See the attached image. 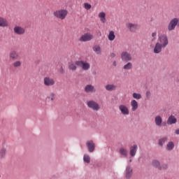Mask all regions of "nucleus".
<instances>
[{
    "mask_svg": "<svg viewBox=\"0 0 179 179\" xmlns=\"http://www.w3.org/2000/svg\"><path fill=\"white\" fill-rule=\"evenodd\" d=\"M53 15L57 19H60V20H64L68 16V10L65 9L57 10L53 13Z\"/></svg>",
    "mask_w": 179,
    "mask_h": 179,
    "instance_id": "1",
    "label": "nucleus"
},
{
    "mask_svg": "<svg viewBox=\"0 0 179 179\" xmlns=\"http://www.w3.org/2000/svg\"><path fill=\"white\" fill-rule=\"evenodd\" d=\"M87 106L91 110H93V111H99V110H100V108H101L99 103H97L96 101H93V100H90V101H87Z\"/></svg>",
    "mask_w": 179,
    "mask_h": 179,
    "instance_id": "2",
    "label": "nucleus"
},
{
    "mask_svg": "<svg viewBox=\"0 0 179 179\" xmlns=\"http://www.w3.org/2000/svg\"><path fill=\"white\" fill-rule=\"evenodd\" d=\"M76 65L81 68L83 71H89L90 69V64L87 62L82 60L76 61Z\"/></svg>",
    "mask_w": 179,
    "mask_h": 179,
    "instance_id": "3",
    "label": "nucleus"
},
{
    "mask_svg": "<svg viewBox=\"0 0 179 179\" xmlns=\"http://www.w3.org/2000/svg\"><path fill=\"white\" fill-rule=\"evenodd\" d=\"M159 44L164 48H166L169 45V38L166 35H161L158 38V41Z\"/></svg>",
    "mask_w": 179,
    "mask_h": 179,
    "instance_id": "4",
    "label": "nucleus"
},
{
    "mask_svg": "<svg viewBox=\"0 0 179 179\" xmlns=\"http://www.w3.org/2000/svg\"><path fill=\"white\" fill-rule=\"evenodd\" d=\"M176 26L179 27V18L175 17L172 19L169 25H168V30L169 31H171L176 29Z\"/></svg>",
    "mask_w": 179,
    "mask_h": 179,
    "instance_id": "5",
    "label": "nucleus"
},
{
    "mask_svg": "<svg viewBox=\"0 0 179 179\" xmlns=\"http://www.w3.org/2000/svg\"><path fill=\"white\" fill-rule=\"evenodd\" d=\"M121 59L123 62H129V61H132V56L131 53L128 52H122L120 55Z\"/></svg>",
    "mask_w": 179,
    "mask_h": 179,
    "instance_id": "6",
    "label": "nucleus"
},
{
    "mask_svg": "<svg viewBox=\"0 0 179 179\" xmlns=\"http://www.w3.org/2000/svg\"><path fill=\"white\" fill-rule=\"evenodd\" d=\"M43 85L48 87L54 86V85H55V80L51 77H45L43 78Z\"/></svg>",
    "mask_w": 179,
    "mask_h": 179,
    "instance_id": "7",
    "label": "nucleus"
},
{
    "mask_svg": "<svg viewBox=\"0 0 179 179\" xmlns=\"http://www.w3.org/2000/svg\"><path fill=\"white\" fill-rule=\"evenodd\" d=\"M94 36L93 34L90 33H86L84 34L81 37L79 38V41L86 42V41H90L93 40Z\"/></svg>",
    "mask_w": 179,
    "mask_h": 179,
    "instance_id": "8",
    "label": "nucleus"
},
{
    "mask_svg": "<svg viewBox=\"0 0 179 179\" xmlns=\"http://www.w3.org/2000/svg\"><path fill=\"white\" fill-rule=\"evenodd\" d=\"M15 34L17 36H23L26 33V29L23 27L15 26L13 29Z\"/></svg>",
    "mask_w": 179,
    "mask_h": 179,
    "instance_id": "9",
    "label": "nucleus"
},
{
    "mask_svg": "<svg viewBox=\"0 0 179 179\" xmlns=\"http://www.w3.org/2000/svg\"><path fill=\"white\" fill-rule=\"evenodd\" d=\"M127 29H129V31H131L132 33H135L138 29H139V24H134V23H127L126 24Z\"/></svg>",
    "mask_w": 179,
    "mask_h": 179,
    "instance_id": "10",
    "label": "nucleus"
},
{
    "mask_svg": "<svg viewBox=\"0 0 179 179\" xmlns=\"http://www.w3.org/2000/svg\"><path fill=\"white\" fill-rule=\"evenodd\" d=\"M84 91L85 93H96V87L92 84H88L85 87Z\"/></svg>",
    "mask_w": 179,
    "mask_h": 179,
    "instance_id": "11",
    "label": "nucleus"
},
{
    "mask_svg": "<svg viewBox=\"0 0 179 179\" xmlns=\"http://www.w3.org/2000/svg\"><path fill=\"white\" fill-rule=\"evenodd\" d=\"M119 110L123 115H128L129 114V109L125 105H120Z\"/></svg>",
    "mask_w": 179,
    "mask_h": 179,
    "instance_id": "12",
    "label": "nucleus"
},
{
    "mask_svg": "<svg viewBox=\"0 0 179 179\" xmlns=\"http://www.w3.org/2000/svg\"><path fill=\"white\" fill-rule=\"evenodd\" d=\"M86 145H87V147L88 148L89 152H90V153H92V152H94L95 145H94V143H93V141H87Z\"/></svg>",
    "mask_w": 179,
    "mask_h": 179,
    "instance_id": "13",
    "label": "nucleus"
},
{
    "mask_svg": "<svg viewBox=\"0 0 179 179\" xmlns=\"http://www.w3.org/2000/svg\"><path fill=\"white\" fill-rule=\"evenodd\" d=\"M162 48H164L160 45V43L157 42L154 47V50H153L154 54H160Z\"/></svg>",
    "mask_w": 179,
    "mask_h": 179,
    "instance_id": "14",
    "label": "nucleus"
},
{
    "mask_svg": "<svg viewBox=\"0 0 179 179\" xmlns=\"http://www.w3.org/2000/svg\"><path fill=\"white\" fill-rule=\"evenodd\" d=\"M138 150V145H134L131 147H130V156L131 157H134L135 155H136V152Z\"/></svg>",
    "mask_w": 179,
    "mask_h": 179,
    "instance_id": "15",
    "label": "nucleus"
},
{
    "mask_svg": "<svg viewBox=\"0 0 179 179\" xmlns=\"http://www.w3.org/2000/svg\"><path fill=\"white\" fill-rule=\"evenodd\" d=\"M8 20H6V18L0 17V27H8Z\"/></svg>",
    "mask_w": 179,
    "mask_h": 179,
    "instance_id": "16",
    "label": "nucleus"
},
{
    "mask_svg": "<svg viewBox=\"0 0 179 179\" xmlns=\"http://www.w3.org/2000/svg\"><path fill=\"white\" fill-rule=\"evenodd\" d=\"M9 58L10 59H13V60L17 59L19 58V54L17 53V52L15 50L11 51L9 53Z\"/></svg>",
    "mask_w": 179,
    "mask_h": 179,
    "instance_id": "17",
    "label": "nucleus"
},
{
    "mask_svg": "<svg viewBox=\"0 0 179 179\" xmlns=\"http://www.w3.org/2000/svg\"><path fill=\"white\" fill-rule=\"evenodd\" d=\"M155 122L157 127H162L163 119L160 117V115H157L155 117Z\"/></svg>",
    "mask_w": 179,
    "mask_h": 179,
    "instance_id": "18",
    "label": "nucleus"
},
{
    "mask_svg": "<svg viewBox=\"0 0 179 179\" xmlns=\"http://www.w3.org/2000/svg\"><path fill=\"white\" fill-rule=\"evenodd\" d=\"M98 17L100 19V22H101L102 23H106V22H107V19L106 18V13L104 12H101L98 14Z\"/></svg>",
    "mask_w": 179,
    "mask_h": 179,
    "instance_id": "19",
    "label": "nucleus"
},
{
    "mask_svg": "<svg viewBox=\"0 0 179 179\" xmlns=\"http://www.w3.org/2000/svg\"><path fill=\"white\" fill-rule=\"evenodd\" d=\"M106 90L108 92H113V90H115L117 89V85L113 84H108L105 86Z\"/></svg>",
    "mask_w": 179,
    "mask_h": 179,
    "instance_id": "20",
    "label": "nucleus"
},
{
    "mask_svg": "<svg viewBox=\"0 0 179 179\" xmlns=\"http://www.w3.org/2000/svg\"><path fill=\"white\" fill-rule=\"evenodd\" d=\"M131 111H136V110H138V101H136V100L135 99L131 100Z\"/></svg>",
    "mask_w": 179,
    "mask_h": 179,
    "instance_id": "21",
    "label": "nucleus"
},
{
    "mask_svg": "<svg viewBox=\"0 0 179 179\" xmlns=\"http://www.w3.org/2000/svg\"><path fill=\"white\" fill-rule=\"evenodd\" d=\"M131 177H132V168L127 166L126 168V178L129 179Z\"/></svg>",
    "mask_w": 179,
    "mask_h": 179,
    "instance_id": "22",
    "label": "nucleus"
},
{
    "mask_svg": "<svg viewBox=\"0 0 179 179\" xmlns=\"http://www.w3.org/2000/svg\"><path fill=\"white\" fill-rule=\"evenodd\" d=\"M176 122H177V119L173 115H171L167 120L169 125H172V124H176Z\"/></svg>",
    "mask_w": 179,
    "mask_h": 179,
    "instance_id": "23",
    "label": "nucleus"
},
{
    "mask_svg": "<svg viewBox=\"0 0 179 179\" xmlns=\"http://www.w3.org/2000/svg\"><path fill=\"white\" fill-rule=\"evenodd\" d=\"M119 153L122 156H124V157H128V151L127 150V149H125L124 148H120Z\"/></svg>",
    "mask_w": 179,
    "mask_h": 179,
    "instance_id": "24",
    "label": "nucleus"
},
{
    "mask_svg": "<svg viewBox=\"0 0 179 179\" xmlns=\"http://www.w3.org/2000/svg\"><path fill=\"white\" fill-rule=\"evenodd\" d=\"M93 51L98 55H100V54H101V48L100 45H96L93 47Z\"/></svg>",
    "mask_w": 179,
    "mask_h": 179,
    "instance_id": "25",
    "label": "nucleus"
},
{
    "mask_svg": "<svg viewBox=\"0 0 179 179\" xmlns=\"http://www.w3.org/2000/svg\"><path fill=\"white\" fill-rule=\"evenodd\" d=\"M108 38L109 41H114L115 40V34L114 31H110L108 35Z\"/></svg>",
    "mask_w": 179,
    "mask_h": 179,
    "instance_id": "26",
    "label": "nucleus"
},
{
    "mask_svg": "<svg viewBox=\"0 0 179 179\" xmlns=\"http://www.w3.org/2000/svg\"><path fill=\"white\" fill-rule=\"evenodd\" d=\"M46 100H48V101H54V100H55V94L54 92L49 94L46 97Z\"/></svg>",
    "mask_w": 179,
    "mask_h": 179,
    "instance_id": "27",
    "label": "nucleus"
},
{
    "mask_svg": "<svg viewBox=\"0 0 179 179\" xmlns=\"http://www.w3.org/2000/svg\"><path fill=\"white\" fill-rule=\"evenodd\" d=\"M69 69H70V71H76V69H78V67L76 66V62H75V64H73V62H71L69 64Z\"/></svg>",
    "mask_w": 179,
    "mask_h": 179,
    "instance_id": "28",
    "label": "nucleus"
},
{
    "mask_svg": "<svg viewBox=\"0 0 179 179\" xmlns=\"http://www.w3.org/2000/svg\"><path fill=\"white\" fill-rule=\"evenodd\" d=\"M133 65L132 63L131 62H127L124 66H123V69H124L125 71H129L131 69H132Z\"/></svg>",
    "mask_w": 179,
    "mask_h": 179,
    "instance_id": "29",
    "label": "nucleus"
},
{
    "mask_svg": "<svg viewBox=\"0 0 179 179\" xmlns=\"http://www.w3.org/2000/svg\"><path fill=\"white\" fill-rule=\"evenodd\" d=\"M6 156V148H2L0 150V159H3Z\"/></svg>",
    "mask_w": 179,
    "mask_h": 179,
    "instance_id": "30",
    "label": "nucleus"
},
{
    "mask_svg": "<svg viewBox=\"0 0 179 179\" xmlns=\"http://www.w3.org/2000/svg\"><path fill=\"white\" fill-rule=\"evenodd\" d=\"M152 166L154 167H156L157 169H159V170H162V166H160V162L157 160L152 161Z\"/></svg>",
    "mask_w": 179,
    "mask_h": 179,
    "instance_id": "31",
    "label": "nucleus"
},
{
    "mask_svg": "<svg viewBox=\"0 0 179 179\" xmlns=\"http://www.w3.org/2000/svg\"><path fill=\"white\" fill-rule=\"evenodd\" d=\"M167 150H173L174 149V143L169 142L166 145Z\"/></svg>",
    "mask_w": 179,
    "mask_h": 179,
    "instance_id": "32",
    "label": "nucleus"
},
{
    "mask_svg": "<svg viewBox=\"0 0 179 179\" xmlns=\"http://www.w3.org/2000/svg\"><path fill=\"white\" fill-rule=\"evenodd\" d=\"M13 66L14 68H20V66H22V62L21 61H15L13 64Z\"/></svg>",
    "mask_w": 179,
    "mask_h": 179,
    "instance_id": "33",
    "label": "nucleus"
},
{
    "mask_svg": "<svg viewBox=\"0 0 179 179\" xmlns=\"http://www.w3.org/2000/svg\"><path fill=\"white\" fill-rule=\"evenodd\" d=\"M133 97L136 99V100H141V99H142V95L138 93H133Z\"/></svg>",
    "mask_w": 179,
    "mask_h": 179,
    "instance_id": "34",
    "label": "nucleus"
},
{
    "mask_svg": "<svg viewBox=\"0 0 179 179\" xmlns=\"http://www.w3.org/2000/svg\"><path fill=\"white\" fill-rule=\"evenodd\" d=\"M83 160L85 163H90V157L87 155H84Z\"/></svg>",
    "mask_w": 179,
    "mask_h": 179,
    "instance_id": "35",
    "label": "nucleus"
},
{
    "mask_svg": "<svg viewBox=\"0 0 179 179\" xmlns=\"http://www.w3.org/2000/svg\"><path fill=\"white\" fill-rule=\"evenodd\" d=\"M166 141H167V138H166V137L160 139L159 141V145L160 146H163V143H164V142H166Z\"/></svg>",
    "mask_w": 179,
    "mask_h": 179,
    "instance_id": "36",
    "label": "nucleus"
},
{
    "mask_svg": "<svg viewBox=\"0 0 179 179\" xmlns=\"http://www.w3.org/2000/svg\"><path fill=\"white\" fill-rule=\"evenodd\" d=\"M84 8L87 10H89L90 9H92V5H90V4L87 3H84Z\"/></svg>",
    "mask_w": 179,
    "mask_h": 179,
    "instance_id": "37",
    "label": "nucleus"
},
{
    "mask_svg": "<svg viewBox=\"0 0 179 179\" xmlns=\"http://www.w3.org/2000/svg\"><path fill=\"white\" fill-rule=\"evenodd\" d=\"M156 36H157V33L153 32L152 34V37H153V38L152 39V41H155V40H156Z\"/></svg>",
    "mask_w": 179,
    "mask_h": 179,
    "instance_id": "38",
    "label": "nucleus"
},
{
    "mask_svg": "<svg viewBox=\"0 0 179 179\" xmlns=\"http://www.w3.org/2000/svg\"><path fill=\"white\" fill-rule=\"evenodd\" d=\"M146 96L148 97V98L150 97V92L148 91L146 92Z\"/></svg>",
    "mask_w": 179,
    "mask_h": 179,
    "instance_id": "39",
    "label": "nucleus"
},
{
    "mask_svg": "<svg viewBox=\"0 0 179 179\" xmlns=\"http://www.w3.org/2000/svg\"><path fill=\"white\" fill-rule=\"evenodd\" d=\"M167 164H164L163 166H162V169H167Z\"/></svg>",
    "mask_w": 179,
    "mask_h": 179,
    "instance_id": "40",
    "label": "nucleus"
},
{
    "mask_svg": "<svg viewBox=\"0 0 179 179\" xmlns=\"http://www.w3.org/2000/svg\"><path fill=\"white\" fill-rule=\"evenodd\" d=\"M110 57H111L112 58H114V57H115V53H111V54H110Z\"/></svg>",
    "mask_w": 179,
    "mask_h": 179,
    "instance_id": "41",
    "label": "nucleus"
},
{
    "mask_svg": "<svg viewBox=\"0 0 179 179\" xmlns=\"http://www.w3.org/2000/svg\"><path fill=\"white\" fill-rule=\"evenodd\" d=\"M175 133L176 134V135H179V129H176Z\"/></svg>",
    "mask_w": 179,
    "mask_h": 179,
    "instance_id": "42",
    "label": "nucleus"
},
{
    "mask_svg": "<svg viewBox=\"0 0 179 179\" xmlns=\"http://www.w3.org/2000/svg\"><path fill=\"white\" fill-rule=\"evenodd\" d=\"M113 65H114V66H117V62L114 61L113 62Z\"/></svg>",
    "mask_w": 179,
    "mask_h": 179,
    "instance_id": "43",
    "label": "nucleus"
},
{
    "mask_svg": "<svg viewBox=\"0 0 179 179\" xmlns=\"http://www.w3.org/2000/svg\"><path fill=\"white\" fill-rule=\"evenodd\" d=\"M62 73H64V69H62Z\"/></svg>",
    "mask_w": 179,
    "mask_h": 179,
    "instance_id": "44",
    "label": "nucleus"
},
{
    "mask_svg": "<svg viewBox=\"0 0 179 179\" xmlns=\"http://www.w3.org/2000/svg\"><path fill=\"white\" fill-rule=\"evenodd\" d=\"M129 162H130V163H131V162H132V159H130Z\"/></svg>",
    "mask_w": 179,
    "mask_h": 179,
    "instance_id": "45",
    "label": "nucleus"
},
{
    "mask_svg": "<svg viewBox=\"0 0 179 179\" xmlns=\"http://www.w3.org/2000/svg\"><path fill=\"white\" fill-rule=\"evenodd\" d=\"M0 178H1V175H0Z\"/></svg>",
    "mask_w": 179,
    "mask_h": 179,
    "instance_id": "46",
    "label": "nucleus"
}]
</instances>
